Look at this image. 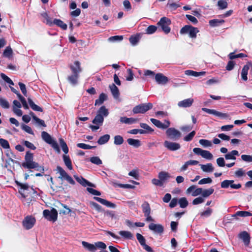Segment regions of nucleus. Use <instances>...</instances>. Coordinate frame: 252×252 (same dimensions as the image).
<instances>
[{
  "mask_svg": "<svg viewBox=\"0 0 252 252\" xmlns=\"http://www.w3.org/2000/svg\"><path fill=\"white\" fill-rule=\"evenodd\" d=\"M109 114L108 110L104 106H101L97 112V114L93 123L96 125L102 126L104 121V118L106 117Z\"/></svg>",
  "mask_w": 252,
  "mask_h": 252,
  "instance_id": "nucleus-1",
  "label": "nucleus"
},
{
  "mask_svg": "<svg viewBox=\"0 0 252 252\" xmlns=\"http://www.w3.org/2000/svg\"><path fill=\"white\" fill-rule=\"evenodd\" d=\"M42 139L48 144H50L52 148L58 153H60L61 151L57 142L54 140L51 136L46 132L43 131L41 133Z\"/></svg>",
  "mask_w": 252,
  "mask_h": 252,
  "instance_id": "nucleus-2",
  "label": "nucleus"
},
{
  "mask_svg": "<svg viewBox=\"0 0 252 252\" xmlns=\"http://www.w3.org/2000/svg\"><path fill=\"white\" fill-rule=\"evenodd\" d=\"M153 104L151 103H142L135 106L132 110L134 114H144L149 110L152 109Z\"/></svg>",
  "mask_w": 252,
  "mask_h": 252,
  "instance_id": "nucleus-3",
  "label": "nucleus"
},
{
  "mask_svg": "<svg viewBox=\"0 0 252 252\" xmlns=\"http://www.w3.org/2000/svg\"><path fill=\"white\" fill-rule=\"evenodd\" d=\"M44 217L49 221L55 222L58 218V212L55 208H52L51 211L45 210L43 212Z\"/></svg>",
  "mask_w": 252,
  "mask_h": 252,
  "instance_id": "nucleus-4",
  "label": "nucleus"
},
{
  "mask_svg": "<svg viewBox=\"0 0 252 252\" xmlns=\"http://www.w3.org/2000/svg\"><path fill=\"white\" fill-rule=\"evenodd\" d=\"M170 24V20L165 17L161 18L158 23V25L161 27L165 33H168L170 32V28L169 27Z\"/></svg>",
  "mask_w": 252,
  "mask_h": 252,
  "instance_id": "nucleus-5",
  "label": "nucleus"
},
{
  "mask_svg": "<svg viewBox=\"0 0 252 252\" xmlns=\"http://www.w3.org/2000/svg\"><path fill=\"white\" fill-rule=\"evenodd\" d=\"M198 32V30L196 28L190 26L186 25L182 28L180 31L181 34L189 33L191 38H195L196 33Z\"/></svg>",
  "mask_w": 252,
  "mask_h": 252,
  "instance_id": "nucleus-6",
  "label": "nucleus"
},
{
  "mask_svg": "<svg viewBox=\"0 0 252 252\" xmlns=\"http://www.w3.org/2000/svg\"><path fill=\"white\" fill-rule=\"evenodd\" d=\"M16 184L20 187L19 192L24 198H26L29 196V191L30 189L29 186L27 184H22L16 181Z\"/></svg>",
  "mask_w": 252,
  "mask_h": 252,
  "instance_id": "nucleus-7",
  "label": "nucleus"
},
{
  "mask_svg": "<svg viewBox=\"0 0 252 252\" xmlns=\"http://www.w3.org/2000/svg\"><path fill=\"white\" fill-rule=\"evenodd\" d=\"M35 219L31 216H27L23 221V225L24 227L26 229L32 228L35 223Z\"/></svg>",
  "mask_w": 252,
  "mask_h": 252,
  "instance_id": "nucleus-8",
  "label": "nucleus"
},
{
  "mask_svg": "<svg viewBox=\"0 0 252 252\" xmlns=\"http://www.w3.org/2000/svg\"><path fill=\"white\" fill-rule=\"evenodd\" d=\"M166 134L168 138L177 140L181 137V133L174 128H169L166 130Z\"/></svg>",
  "mask_w": 252,
  "mask_h": 252,
  "instance_id": "nucleus-9",
  "label": "nucleus"
},
{
  "mask_svg": "<svg viewBox=\"0 0 252 252\" xmlns=\"http://www.w3.org/2000/svg\"><path fill=\"white\" fill-rule=\"evenodd\" d=\"M202 110L204 112H205L209 114H212L215 116H216L217 117L223 118V119H226L229 117V116L226 113H223L219 111H216L214 109H210L206 108H202Z\"/></svg>",
  "mask_w": 252,
  "mask_h": 252,
  "instance_id": "nucleus-10",
  "label": "nucleus"
},
{
  "mask_svg": "<svg viewBox=\"0 0 252 252\" xmlns=\"http://www.w3.org/2000/svg\"><path fill=\"white\" fill-rule=\"evenodd\" d=\"M150 121L157 127L163 129L168 128L170 126V124L169 121L168 120H165L164 123H162L159 120L154 118H151Z\"/></svg>",
  "mask_w": 252,
  "mask_h": 252,
  "instance_id": "nucleus-11",
  "label": "nucleus"
},
{
  "mask_svg": "<svg viewBox=\"0 0 252 252\" xmlns=\"http://www.w3.org/2000/svg\"><path fill=\"white\" fill-rule=\"evenodd\" d=\"M164 146L168 150L172 151L178 150L181 148V145L180 144L167 140H166L164 142Z\"/></svg>",
  "mask_w": 252,
  "mask_h": 252,
  "instance_id": "nucleus-12",
  "label": "nucleus"
},
{
  "mask_svg": "<svg viewBox=\"0 0 252 252\" xmlns=\"http://www.w3.org/2000/svg\"><path fill=\"white\" fill-rule=\"evenodd\" d=\"M136 238L140 245L146 251L148 252H153L152 249L150 246L146 244V240L141 234L137 233Z\"/></svg>",
  "mask_w": 252,
  "mask_h": 252,
  "instance_id": "nucleus-13",
  "label": "nucleus"
},
{
  "mask_svg": "<svg viewBox=\"0 0 252 252\" xmlns=\"http://www.w3.org/2000/svg\"><path fill=\"white\" fill-rule=\"evenodd\" d=\"M149 229L154 233L162 234L164 231L163 226L160 224L151 223L149 225Z\"/></svg>",
  "mask_w": 252,
  "mask_h": 252,
  "instance_id": "nucleus-14",
  "label": "nucleus"
},
{
  "mask_svg": "<svg viewBox=\"0 0 252 252\" xmlns=\"http://www.w3.org/2000/svg\"><path fill=\"white\" fill-rule=\"evenodd\" d=\"M194 102L192 98H189L178 102V106L181 108H187L190 107Z\"/></svg>",
  "mask_w": 252,
  "mask_h": 252,
  "instance_id": "nucleus-15",
  "label": "nucleus"
},
{
  "mask_svg": "<svg viewBox=\"0 0 252 252\" xmlns=\"http://www.w3.org/2000/svg\"><path fill=\"white\" fill-rule=\"evenodd\" d=\"M74 177L78 183H79L81 185H82L84 187H86L87 186L92 187H95L94 184L89 182V181H88L81 176L78 177V176L74 175Z\"/></svg>",
  "mask_w": 252,
  "mask_h": 252,
  "instance_id": "nucleus-16",
  "label": "nucleus"
},
{
  "mask_svg": "<svg viewBox=\"0 0 252 252\" xmlns=\"http://www.w3.org/2000/svg\"><path fill=\"white\" fill-rule=\"evenodd\" d=\"M155 80L158 84L162 85H164L168 82V78L161 73H157L155 76Z\"/></svg>",
  "mask_w": 252,
  "mask_h": 252,
  "instance_id": "nucleus-17",
  "label": "nucleus"
},
{
  "mask_svg": "<svg viewBox=\"0 0 252 252\" xmlns=\"http://www.w3.org/2000/svg\"><path fill=\"white\" fill-rule=\"evenodd\" d=\"M94 199L101 204L110 208H115L116 207V205L109 201H107L104 199L98 197H94Z\"/></svg>",
  "mask_w": 252,
  "mask_h": 252,
  "instance_id": "nucleus-18",
  "label": "nucleus"
},
{
  "mask_svg": "<svg viewBox=\"0 0 252 252\" xmlns=\"http://www.w3.org/2000/svg\"><path fill=\"white\" fill-rule=\"evenodd\" d=\"M171 176L170 174L166 171H161L158 175V178L160 180L163 184Z\"/></svg>",
  "mask_w": 252,
  "mask_h": 252,
  "instance_id": "nucleus-19",
  "label": "nucleus"
},
{
  "mask_svg": "<svg viewBox=\"0 0 252 252\" xmlns=\"http://www.w3.org/2000/svg\"><path fill=\"white\" fill-rule=\"evenodd\" d=\"M70 69L73 74H79V73L82 70V69L80 66V63L78 61H75L73 65H70Z\"/></svg>",
  "mask_w": 252,
  "mask_h": 252,
  "instance_id": "nucleus-20",
  "label": "nucleus"
},
{
  "mask_svg": "<svg viewBox=\"0 0 252 252\" xmlns=\"http://www.w3.org/2000/svg\"><path fill=\"white\" fill-rule=\"evenodd\" d=\"M138 121L137 119L133 118H127L126 117H122L120 119L121 123L131 125L135 123Z\"/></svg>",
  "mask_w": 252,
  "mask_h": 252,
  "instance_id": "nucleus-21",
  "label": "nucleus"
},
{
  "mask_svg": "<svg viewBox=\"0 0 252 252\" xmlns=\"http://www.w3.org/2000/svg\"><path fill=\"white\" fill-rule=\"evenodd\" d=\"M239 155V152L237 150H233L230 152L225 154L224 157L226 159H232L235 160L236 159V156Z\"/></svg>",
  "mask_w": 252,
  "mask_h": 252,
  "instance_id": "nucleus-22",
  "label": "nucleus"
},
{
  "mask_svg": "<svg viewBox=\"0 0 252 252\" xmlns=\"http://www.w3.org/2000/svg\"><path fill=\"white\" fill-rule=\"evenodd\" d=\"M23 166L28 169H33L38 167V164L33 160H31L23 163Z\"/></svg>",
  "mask_w": 252,
  "mask_h": 252,
  "instance_id": "nucleus-23",
  "label": "nucleus"
},
{
  "mask_svg": "<svg viewBox=\"0 0 252 252\" xmlns=\"http://www.w3.org/2000/svg\"><path fill=\"white\" fill-rule=\"evenodd\" d=\"M82 244L84 248L91 252H95L96 251V248L94 244H90L85 241H82Z\"/></svg>",
  "mask_w": 252,
  "mask_h": 252,
  "instance_id": "nucleus-24",
  "label": "nucleus"
},
{
  "mask_svg": "<svg viewBox=\"0 0 252 252\" xmlns=\"http://www.w3.org/2000/svg\"><path fill=\"white\" fill-rule=\"evenodd\" d=\"M201 169L205 172H212L214 171V167L212 163L206 164H200Z\"/></svg>",
  "mask_w": 252,
  "mask_h": 252,
  "instance_id": "nucleus-25",
  "label": "nucleus"
},
{
  "mask_svg": "<svg viewBox=\"0 0 252 252\" xmlns=\"http://www.w3.org/2000/svg\"><path fill=\"white\" fill-rule=\"evenodd\" d=\"M240 238L242 239L246 245H248L250 243V237L249 234L246 231L240 234Z\"/></svg>",
  "mask_w": 252,
  "mask_h": 252,
  "instance_id": "nucleus-26",
  "label": "nucleus"
},
{
  "mask_svg": "<svg viewBox=\"0 0 252 252\" xmlns=\"http://www.w3.org/2000/svg\"><path fill=\"white\" fill-rule=\"evenodd\" d=\"M57 171L60 174L59 178L62 180H64L66 178V177L68 175L66 172V171L60 166H58L57 167Z\"/></svg>",
  "mask_w": 252,
  "mask_h": 252,
  "instance_id": "nucleus-27",
  "label": "nucleus"
},
{
  "mask_svg": "<svg viewBox=\"0 0 252 252\" xmlns=\"http://www.w3.org/2000/svg\"><path fill=\"white\" fill-rule=\"evenodd\" d=\"M111 92L115 98H117L119 96V91L117 87L114 84L109 86Z\"/></svg>",
  "mask_w": 252,
  "mask_h": 252,
  "instance_id": "nucleus-28",
  "label": "nucleus"
},
{
  "mask_svg": "<svg viewBox=\"0 0 252 252\" xmlns=\"http://www.w3.org/2000/svg\"><path fill=\"white\" fill-rule=\"evenodd\" d=\"M119 234L125 239H132L133 238V234L128 231H120Z\"/></svg>",
  "mask_w": 252,
  "mask_h": 252,
  "instance_id": "nucleus-29",
  "label": "nucleus"
},
{
  "mask_svg": "<svg viewBox=\"0 0 252 252\" xmlns=\"http://www.w3.org/2000/svg\"><path fill=\"white\" fill-rule=\"evenodd\" d=\"M237 216L240 217H247L252 216V214L248 211H238L235 214L232 215V217L235 218Z\"/></svg>",
  "mask_w": 252,
  "mask_h": 252,
  "instance_id": "nucleus-30",
  "label": "nucleus"
},
{
  "mask_svg": "<svg viewBox=\"0 0 252 252\" xmlns=\"http://www.w3.org/2000/svg\"><path fill=\"white\" fill-rule=\"evenodd\" d=\"M79 77V74H73L68 77V80L73 85H75L77 84V80Z\"/></svg>",
  "mask_w": 252,
  "mask_h": 252,
  "instance_id": "nucleus-31",
  "label": "nucleus"
},
{
  "mask_svg": "<svg viewBox=\"0 0 252 252\" xmlns=\"http://www.w3.org/2000/svg\"><path fill=\"white\" fill-rule=\"evenodd\" d=\"M127 141L129 145L136 148H138L141 146L140 141L138 139L129 138L127 140Z\"/></svg>",
  "mask_w": 252,
  "mask_h": 252,
  "instance_id": "nucleus-32",
  "label": "nucleus"
},
{
  "mask_svg": "<svg viewBox=\"0 0 252 252\" xmlns=\"http://www.w3.org/2000/svg\"><path fill=\"white\" fill-rule=\"evenodd\" d=\"M249 69L250 67L248 64L244 65L243 68H242L241 72V77L245 81H247L248 79L247 74Z\"/></svg>",
  "mask_w": 252,
  "mask_h": 252,
  "instance_id": "nucleus-33",
  "label": "nucleus"
},
{
  "mask_svg": "<svg viewBox=\"0 0 252 252\" xmlns=\"http://www.w3.org/2000/svg\"><path fill=\"white\" fill-rule=\"evenodd\" d=\"M185 73V74L187 75L192 76H195V77H197L200 75H203L205 73V72H196V71H194L193 70H186Z\"/></svg>",
  "mask_w": 252,
  "mask_h": 252,
  "instance_id": "nucleus-34",
  "label": "nucleus"
},
{
  "mask_svg": "<svg viewBox=\"0 0 252 252\" xmlns=\"http://www.w3.org/2000/svg\"><path fill=\"white\" fill-rule=\"evenodd\" d=\"M142 209L144 215L148 214H151V210L149 204L145 201L142 205Z\"/></svg>",
  "mask_w": 252,
  "mask_h": 252,
  "instance_id": "nucleus-35",
  "label": "nucleus"
},
{
  "mask_svg": "<svg viewBox=\"0 0 252 252\" xmlns=\"http://www.w3.org/2000/svg\"><path fill=\"white\" fill-rule=\"evenodd\" d=\"M63 161L66 166L68 168V169L72 170V163L69 156L66 155H63Z\"/></svg>",
  "mask_w": 252,
  "mask_h": 252,
  "instance_id": "nucleus-36",
  "label": "nucleus"
},
{
  "mask_svg": "<svg viewBox=\"0 0 252 252\" xmlns=\"http://www.w3.org/2000/svg\"><path fill=\"white\" fill-rule=\"evenodd\" d=\"M28 100L31 107L32 110L36 111H42V109L40 107L35 104L30 98H28Z\"/></svg>",
  "mask_w": 252,
  "mask_h": 252,
  "instance_id": "nucleus-37",
  "label": "nucleus"
},
{
  "mask_svg": "<svg viewBox=\"0 0 252 252\" xmlns=\"http://www.w3.org/2000/svg\"><path fill=\"white\" fill-rule=\"evenodd\" d=\"M224 23V21L223 20H219L217 19L211 20L209 22V25L211 27H213L218 26Z\"/></svg>",
  "mask_w": 252,
  "mask_h": 252,
  "instance_id": "nucleus-38",
  "label": "nucleus"
},
{
  "mask_svg": "<svg viewBox=\"0 0 252 252\" xmlns=\"http://www.w3.org/2000/svg\"><path fill=\"white\" fill-rule=\"evenodd\" d=\"M53 24L57 25L64 30H65L67 29V25L60 19H54L53 22Z\"/></svg>",
  "mask_w": 252,
  "mask_h": 252,
  "instance_id": "nucleus-39",
  "label": "nucleus"
},
{
  "mask_svg": "<svg viewBox=\"0 0 252 252\" xmlns=\"http://www.w3.org/2000/svg\"><path fill=\"white\" fill-rule=\"evenodd\" d=\"M107 96L104 93H102L100 94L98 99H96L95 102V105H100L103 103V102L107 99Z\"/></svg>",
  "mask_w": 252,
  "mask_h": 252,
  "instance_id": "nucleus-40",
  "label": "nucleus"
},
{
  "mask_svg": "<svg viewBox=\"0 0 252 252\" xmlns=\"http://www.w3.org/2000/svg\"><path fill=\"white\" fill-rule=\"evenodd\" d=\"M109 134H105L101 136L97 141V143L99 145H103L107 143L110 139Z\"/></svg>",
  "mask_w": 252,
  "mask_h": 252,
  "instance_id": "nucleus-41",
  "label": "nucleus"
},
{
  "mask_svg": "<svg viewBox=\"0 0 252 252\" xmlns=\"http://www.w3.org/2000/svg\"><path fill=\"white\" fill-rule=\"evenodd\" d=\"M214 191V189L213 188H209L208 189H203L202 192V196L203 197H207L211 195Z\"/></svg>",
  "mask_w": 252,
  "mask_h": 252,
  "instance_id": "nucleus-42",
  "label": "nucleus"
},
{
  "mask_svg": "<svg viewBox=\"0 0 252 252\" xmlns=\"http://www.w3.org/2000/svg\"><path fill=\"white\" fill-rule=\"evenodd\" d=\"M167 6H168L172 10H175L180 7V5L175 2H173L172 0H168Z\"/></svg>",
  "mask_w": 252,
  "mask_h": 252,
  "instance_id": "nucleus-43",
  "label": "nucleus"
},
{
  "mask_svg": "<svg viewBox=\"0 0 252 252\" xmlns=\"http://www.w3.org/2000/svg\"><path fill=\"white\" fill-rule=\"evenodd\" d=\"M59 141L63 152L66 154L68 152V148L66 143L62 138L60 139Z\"/></svg>",
  "mask_w": 252,
  "mask_h": 252,
  "instance_id": "nucleus-44",
  "label": "nucleus"
},
{
  "mask_svg": "<svg viewBox=\"0 0 252 252\" xmlns=\"http://www.w3.org/2000/svg\"><path fill=\"white\" fill-rule=\"evenodd\" d=\"M60 205L64 208L63 210H60V214L67 215L71 212V210L66 205L62 203H60Z\"/></svg>",
  "mask_w": 252,
  "mask_h": 252,
  "instance_id": "nucleus-45",
  "label": "nucleus"
},
{
  "mask_svg": "<svg viewBox=\"0 0 252 252\" xmlns=\"http://www.w3.org/2000/svg\"><path fill=\"white\" fill-rule=\"evenodd\" d=\"M178 203L180 204V206L181 208H186L189 204V202L185 197H182L178 200Z\"/></svg>",
  "mask_w": 252,
  "mask_h": 252,
  "instance_id": "nucleus-46",
  "label": "nucleus"
},
{
  "mask_svg": "<svg viewBox=\"0 0 252 252\" xmlns=\"http://www.w3.org/2000/svg\"><path fill=\"white\" fill-rule=\"evenodd\" d=\"M201 157L209 160H211L213 158V155L209 151L206 150H203Z\"/></svg>",
  "mask_w": 252,
  "mask_h": 252,
  "instance_id": "nucleus-47",
  "label": "nucleus"
},
{
  "mask_svg": "<svg viewBox=\"0 0 252 252\" xmlns=\"http://www.w3.org/2000/svg\"><path fill=\"white\" fill-rule=\"evenodd\" d=\"M41 16L44 18V22L49 25L53 24V22L51 18H50L46 13H43L41 14Z\"/></svg>",
  "mask_w": 252,
  "mask_h": 252,
  "instance_id": "nucleus-48",
  "label": "nucleus"
},
{
  "mask_svg": "<svg viewBox=\"0 0 252 252\" xmlns=\"http://www.w3.org/2000/svg\"><path fill=\"white\" fill-rule=\"evenodd\" d=\"M199 143L204 147H211L212 145V142L206 139H200L199 141Z\"/></svg>",
  "mask_w": 252,
  "mask_h": 252,
  "instance_id": "nucleus-49",
  "label": "nucleus"
},
{
  "mask_svg": "<svg viewBox=\"0 0 252 252\" xmlns=\"http://www.w3.org/2000/svg\"><path fill=\"white\" fill-rule=\"evenodd\" d=\"M227 2L224 0H219L218 2V6L220 9H224L227 7Z\"/></svg>",
  "mask_w": 252,
  "mask_h": 252,
  "instance_id": "nucleus-50",
  "label": "nucleus"
},
{
  "mask_svg": "<svg viewBox=\"0 0 252 252\" xmlns=\"http://www.w3.org/2000/svg\"><path fill=\"white\" fill-rule=\"evenodd\" d=\"M114 144L115 145H121L124 142V139L122 136L120 135H116L114 137Z\"/></svg>",
  "mask_w": 252,
  "mask_h": 252,
  "instance_id": "nucleus-51",
  "label": "nucleus"
},
{
  "mask_svg": "<svg viewBox=\"0 0 252 252\" xmlns=\"http://www.w3.org/2000/svg\"><path fill=\"white\" fill-rule=\"evenodd\" d=\"M0 105L3 108L7 109L9 107L8 102L4 98H0Z\"/></svg>",
  "mask_w": 252,
  "mask_h": 252,
  "instance_id": "nucleus-52",
  "label": "nucleus"
},
{
  "mask_svg": "<svg viewBox=\"0 0 252 252\" xmlns=\"http://www.w3.org/2000/svg\"><path fill=\"white\" fill-rule=\"evenodd\" d=\"M234 182L233 180H225L221 183V187L223 189L228 188L230 187V184Z\"/></svg>",
  "mask_w": 252,
  "mask_h": 252,
  "instance_id": "nucleus-53",
  "label": "nucleus"
},
{
  "mask_svg": "<svg viewBox=\"0 0 252 252\" xmlns=\"http://www.w3.org/2000/svg\"><path fill=\"white\" fill-rule=\"evenodd\" d=\"M0 145L4 149H9L10 146L8 142L4 139H0Z\"/></svg>",
  "mask_w": 252,
  "mask_h": 252,
  "instance_id": "nucleus-54",
  "label": "nucleus"
},
{
  "mask_svg": "<svg viewBox=\"0 0 252 252\" xmlns=\"http://www.w3.org/2000/svg\"><path fill=\"white\" fill-rule=\"evenodd\" d=\"M12 53V50L10 46H7L3 52V56L5 57L9 58Z\"/></svg>",
  "mask_w": 252,
  "mask_h": 252,
  "instance_id": "nucleus-55",
  "label": "nucleus"
},
{
  "mask_svg": "<svg viewBox=\"0 0 252 252\" xmlns=\"http://www.w3.org/2000/svg\"><path fill=\"white\" fill-rule=\"evenodd\" d=\"M213 212V210L211 208H208L205 211L201 213L200 215L203 217H208L210 216Z\"/></svg>",
  "mask_w": 252,
  "mask_h": 252,
  "instance_id": "nucleus-56",
  "label": "nucleus"
},
{
  "mask_svg": "<svg viewBox=\"0 0 252 252\" xmlns=\"http://www.w3.org/2000/svg\"><path fill=\"white\" fill-rule=\"evenodd\" d=\"M157 27L156 26L151 25V26H149L147 28L146 32V33L148 34H152V33H154L157 31Z\"/></svg>",
  "mask_w": 252,
  "mask_h": 252,
  "instance_id": "nucleus-57",
  "label": "nucleus"
},
{
  "mask_svg": "<svg viewBox=\"0 0 252 252\" xmlns=\"http://www.w3.org/2000/svg\"><path fill=\"white\" fill-rule=\"evenodd\" d=\"M242 159L247 162H252V155H242L241 156Z\"/></svg>",
  "mask_w": 252,
  "mask_h": 252,
  "instance_id": "nucleus-58",
  "label": "nucleus"
},
{
  "mask_svg": "<svg viewBox=\"0 0 252 252\" xmlns=\"http://www.w3.org/2000/svg\"><path fill=\"white\" fill-rule=\"evenodd\" d=\"M123 39V36L115 35L111 36L108 38V41L110 42H115L116 41H121Z\"/></svg>",
  "mask_w": 252,
  "mask_h": 252,
  "instance_id": "nucleus-59",
  "label": "nucleus"
},
{
  "mask_svg": "<svg viewBox=\"0 0 252 252\" xmlns=\"http://www.w3.org/2000/svg\"><path fill=\"white\" fill-rule=\"evenodd\" d=\"M90 161L93 163L99 165L102 163V161L101 159L97 157H94L90 158Z\"/></svg>",
  "mask_w": 252,
  "mask_h": 252,
  "instance_id": "nucleus-60",
  "label": "nucleus"
},
{
  "mask_svg": "<svg viewBox=\"0 0 252 252\" xmlns=\"http://www.w3.org/2000/svg\"><path fill=\"white\" fill-rule=\"evenodd\" d=\"M140 126L141 128L146 130L147 132L151 133L154 131V129H153L150 126H149L146 124L141 123Z\"/></svg>",
  "mask_w": 252,
  "mask_h": 252,
  "instance_id": "nucleus-61",
  "label": "nucleus"
},
{
  "mask_svg": "<svg viewBox=\"0 0 252 252\" xmlns=\"http://www.w3.org/2000/svg\"><path fill=\"white\" fill-rule=\"evenodd\" d=\"M195 134V131L193 130L191 131L190 133H189L188 135L186 136L184 138V140L186 141H190L192 140L193 137L194 136Z\"/></svg>",
  "mask_w": 252,
  "mask_h": 252,
  "instance_id": "nucleus-62",
  "label": "nucleus"
},
{
  "mask_svg": "<svg viewBox=\"0 0 252 252\" xmlns=\"http://www.w3.org/2000/svg\"><path fill=\"white\" fill-rule=\"evenodd\" d=\"M204 202V199L202 197H198L192 201L193 205H196L201 203H202Z\"/></svg>",
  "mask_w": 252,
  "mask_h": 252,
  "instance_id": "nucleus-63",
  "label": "nucleus"
},
{
  "mask_svg": "<svg viewBox=\"0 0 252 252\" xmlns=\"http://www.w3.org/2000/svg\"><path fill=\"white\" fill-rule=\"evenodd\" d=\"M235 175L236 177L240 178L245 175V172L242 168H239L235 171Z\"/></svg>",
  "mask_w": 252,
  "mask_h": 252,
  "instance_id": "nucleus-64",
  "label": "nucleus"
}]
</instances>
